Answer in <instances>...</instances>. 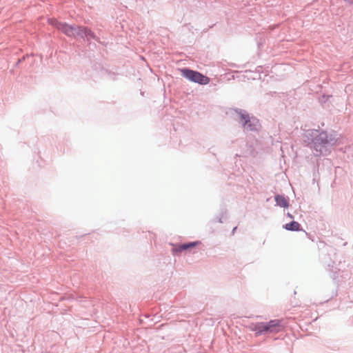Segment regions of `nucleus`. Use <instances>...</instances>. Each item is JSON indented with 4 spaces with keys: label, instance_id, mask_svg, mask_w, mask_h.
<instances>
[{
    "label": "nucleus",
    "instance_id": "nucleus-1",
    "mask_svg": "<svg viewBox=\"0 0 353 353\" xmlns=\"http://www.w3.org/2000/svg\"><path fill=\"white\" fill-rule=\"evenodd\" d=\"M303 140L313 150L314 154L326 156L330 152L332 146L336 144L337 139L332 134L321 130H305Z\"/></svg>",
    "mask_w": 353,
    "mask_h": 353
},
{
    "label": "nucleus",
    "instance_id": "nucleus-2",
    "mask_svg": "<svg viewBox=\"0 0 353 353\" xmlns=\"http://www.w3.org/2000/svg\"><path fill=\"white\" fill-rule=\"evenodd\" d=\"M234 119L242 125L245 132H258L261 128L259 120L250 117L244 110H235Z\"/></svg>",
    "mask_w": 353,
    "mask_h": 353
},
{
    "label": "nucleus",
    "instance_id": "nucleus-3",
    "mask_svg": "<svg viewBox=\"0 0 353 353\" xmlns=\"http://www.w3.org/2000/svg\"><path fill=\"white\" fill-rule=\"evenodd\" d=\"M281 321L279 319L271 320L269 322H259L253 325L252 330L256 335L267 333H277L281 330Z\"/></svg>",
    "mask_w": 353,
    "mask_h": 353
},
{
    "label": "nucleus",
    "instance_id": "nucleus-4",
    "mask_svg": "<svg viewBox=\"0 0 353 353\" xmlns=\"http://www.w3.org/2000/svg\"><path fill=\"white\" fill-rule=\"evenodd\" d=\"M52 25L69 37H79L81 26L69 25L56 19L52 21Z\"/></svg>",
    "mask_w": 353,
    "mask_h": 353
},
{
    "label": "nucleus",
    "instance_id": "nucleus-5",
    "mask_svg": "<svg viewBox=\"0 0 353 353\" xmlns=\"http://www.w3.org/2000/svg\"><path fill=\"white\" fill-rule=\"evenodd\" d=\"M52 25L69 37H79L81 26L69 25L56 19L52 21Z\"/></svg>",
    "mask_w": 353,
    "mask_h": 353
},
{
    "label": "nucleus",
    "instance_id": "nucleus-6",
    "mask_svg": "<svg viewBox=\"0 0 353 353\" xmlns=\"http://www.w3.org/2000/svg\"><path fill=\"white\" fill-rule=\"evenodd\" d=\"M181 74L187 79L194 83H198L201 85L208 84L210 81L208 77L204 76L197 71H194L188 68H184L181 70Z\"/></svg>",
    "mask_w": 353,
    "mask_h": 353
},
{
    "label": "nucleus",
    "instance_id": "nucleus-7",
    "mask_svg": "<svg viewBox=\"0 0 353 353\" xmlns=\"http://www.w3.org/2000/svg\"><path fill=\"white\" fill-rule=\"evenodd\" d=\"M79 37L84 39H85L87 41H90V39L98 41V38L95 34L90 29L83 26H81Z\"/></svg>",
    "mask_w": 353,
    "mask_h": 353
},
{
    "label": "nucleus",
    "instance_id": "nucleus-8",
    "mask_svg": "<svg viewBox=\"0 0 353 353\" xmlns=\"http://www.w3.org/2000/svg\"><path fill=\"white\" fill-rule=\"evenodd\" d=\"M274 199L277 205L282 208H288L289 202L283 195L277 194L275 196Z\"/></svg>",
    "mask_w": 353,
    "mask_h": 353
},
{
    "label": "nucleus",
    "instance_id": "nucleus-9",
    "mask_svg": "<svg viewBox=\"0 0 353 353\" xmlns=\"http://www.w3.org/2000/svg\"><path fill=\"white\" fill-rule=\"evenodd\" d=\"M284 228L289 231L301 230L300 223L295 221H292L290 223L285 224Z\"/></svg>",
    "mask_w": 353,
    "mask_h": 353
},
{
    "label": "nucleus",
    "instance_id": "nucleus-10",
    "mask_svg": "<svg viewBox=\"0 0 353 353\" xmlns=\"http://www.w3.org/2000/svg\"><path fill=\"white\" fill-rule=\"evenodd\" d=\"M171 245L173 247L171 252L172 254L174 255L179 254L181 252L185 251L184 249H182L183 244H173L171 243Z\"/></svg>",
    "mask_w": 353,
    "mask_h": 353
},
{
    "label": "nucleus",
    "instance_id": "nucleus-11",
    "mask_svg": "<svg viewBox=\"0 0 353 353\" xmlns=\"http://www.w3.org/2000/svg\"><path fill=\"white\" fill-rule=\"evenodd\" d=\"M199 243V241H195V242H190V243H183V247L181 248L182 249H184L185 250H188V249H190V248H194L196 245H197Z\"/></svg>",
    "mask_w": 353,
    "mask_h": 353
},
{
    "label": "nucleus",
    "instance_id": "nucleus-12",
    "mask_svg": "<svg viewBox=\"0 0 353 353\" xmlns=\"http://www.w3.org/2000/svg\"><path fill=\"white\" fill-rule=\"evenodd\" d=\"M25 59V57H23L22 59H19L18 60V61L17 62V65H18L19 63H20L21 62V61H22L23 59Z\"/></svg>",
    "mask_w": 353,
    "mask_h": 353
},
{
    "label": "nucleus",
    "instance_id": "nucleus-13",
    "mask_svg": "<svg viewBox=\"0 0 353 353\" xmlns=\"http://www.w3.org/2000/svg\"><path fill=\"white\" fill-rule=\"evenodd\" d=\"M236 227H234L232 230V234H234V232H236Z\"/></svg>",
    "mask_w": 353,
    "mask_h": 353
},
{
    "label": "nucleus",
    "instance_id": "nucleus-14",
    "mask_svg": "<svg viewBox=\"0 0 353 353\" xmlns=\"http://www.w3.org/2000/svg\"><path fill=\"white\" fill-rule=\"evenodd\" d=\"M219 223H223L222 217H220V218L219 219Z\"/></svg>",
    "mask_w": 353,
    "mask_h": 353
},
{
    "label": "nucleus",
    "instance_id": "nucleus-15",
    "mask_svg": "<svg viewBox=\"0 0 353 353\" xmlns=\"http://www.w3.org/2000/svg\"><path fill=\"white\" fill-rule=\"evenodd\" d=\"M288 216L290 218H293V216L290 213H288Z\"/></svg>",
    "mask_w": 353,
    "mask_h": 353
}]
</instances>
